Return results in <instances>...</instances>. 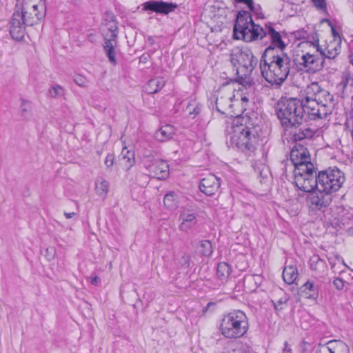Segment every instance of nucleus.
<instances>
[{
    "mask_svg": "<svg viewBox=\"0 0 353 353\" xmlns=\"http://www.w3.org/2000/svg\"><path fill=\"white\" fill-rule=\"evenodd\" d=\"M350 61L353 65V54L350 56Z\"/></svg>",
    "mask_w": 353,
    "mask_h": 353,
    "instance_id": "obj_44",
    "label": "nucleus"
},
{
    "mask_svg": "<svg viewBox=\"0 0 353 353\" xmlns=\"http://www.w3.org/2000/svg\"><path fill=\"white\" fill-rule=\"evenodd\" d=\"M283 208L288 212L291 216H295L298 214L301 210V205L299 201L296 199L286 201L283 203Z\"/></svg>",
    "mask_w": 353,
    "mask_h": 353,
    "instance_id": "obj_29",
    "label": "nucleus"
},
{
    "mask_svg": "<svg viewBox=\"0 0 353 353\" xmlns=\"http://www.w3.org/2000/svg\"><path fill=\"white\" fill-rule=\"evenodd\" d=\"M25 25L23 19L19 13L14 12L10 26V33L12 38L17 41H21L25 37Z\"/></svg>",
    "mask_w": 353,
    "mask_h": 353,
    "instance_id": "obj_16",
    "label": "nucleus"
},
{
    "mask_svg": "<svg viewBox=\"0 0 353 353\" xmlns=\"http://www.w3.org/2000/svg\"><path fill=\"white\" fill-rule=\"evenodd\" d=\"M14 12L21 16L27 26L37 24L46 16V0H23L21 8Z\"/></svg>",
    "mask_w": 353,
    "mask_h": 353,
    "instance_id": "obj_11",
    "label": "nucleus"
},
{
    "mask_svg": "<svg viewBox=\"0 0 353 353\" xmlns=\"http://www.w3.org/2000/svg\"><path fill=\"white\" fill-rule=\"evenodd\" d=\"M163 203L168 209H175L179 204V198L174 193L170 192L164 196Z\"/></svg>",
    "mask_w": 353,
    "mask_h": 353,
    "instance_id": "obj_31",
    "label": "nucleus"
},
{
    "mask_svg": "<svg viewBox=\"0 0 353 353\" xmlns=\"http://www.w3.org/2000/svg\"><path fill=\"white\" fill-rule=\"evenodd\" d=\"M262 134L261 127L246 119L245 125L238 128L232 138V142L241 152L254 150Z\"/></svg>",
    "mask_w": 353,
    "mask_h": 353,
    "instance_id": "obj_8",
    "label": "nucleus"
},
{
    "mask_svg": "<svg viewBox=\"0 0 353 353\" xmlns=\"http://www.w3.org/2000/svg\"><path fill=\"white\" fill-rule=\"evenodd\" d=\"M134 162L135 158L133 148L132 147H123L121 154V165L125 169H129L134 164Z\"/></svg>",
    "mask_w": 353,
    "mask_h": 353,
    "instance_id": "obj_22",
    "label": "nucleus"
},
{
    "mask_svg": "<svg viewBox=\"0 0 353 353\" xmlns=\"http://www.w3.org/2000/svg\"><path fill=\"white\" fill-rule=\"evenodd\" d=\"M176 133V130L173 125H165L155 132L154 138L159 141L165 142L172 139Z\"/></svg>",
    "mask_w": 353,
    "mask_h": 353,
    "instance_id": "obj_21",
    "label": "nucleus"
},
{
    "mask_svg": "<svg viewBox=\"0 0 353 353\" xmlns=\"http://www.w3.org/2000/svg\"><path fill=\"white\" fill-rule=\"evenodd\" d=\"M110 190V183L105 179H99L96 181L94 185L95 194L102 199H104Z\"/></svg>",
    "mask_w": 353,
    "mask_h": 353,
    "instance_id": "obj_25",
    "label": "nucleus"
},
{
    "mask_svg": "<svg viewBox=\"0 0 353 353\" xmlns=\"http://www.w3.org/2000/svg\"><path fill=\"white\" fill-rule=\"evenodd\" d=\"M288 301L287 295L283 292H280L277 294L274 295L272 302L274 303V306L275 310H281L283 309Z\"/></svg>",
    "mask_w": 353,
    "mask_h": 353,
    "instance_id": "obj_33",
    "label": "nucleus"
},
{
    "mask_svg": "<svg viewBox=\"0 0 353 353\" xmlns=\"http://www.w3.org/2000/svg\"><path fill=\"white\" fill-rule=\"evenodd\" d=\"M230 61L236 68L239 81L222 87L216 99V108L227 116L238 117L248 106L247 86L252 83L250 77L257 64V59L249 49L235 48L231 52Z\"/></svg>",
    "mask_w": 353,
    "mask_h": 353,
    "instance_id": "obj_1",
    "label": "nucleus"
},
{
    "mask_svg": "<svg viewBox=\"0 0 353 353\" xmlns=\"http://www.w3.org/2000/svg\"><path fill=\"white\" fill-rule=\"evenodd\" d=\"M176 8V4L163 1H147L143 4L144 10H152L165 14L174 11Z\"/></svg>",
    "mask_w": 353,
    "mask_h": 353,
    "instance_id": "obj_18",
    "label": "nucleus"
},
{
    "mask_svg": "<svg viewBox=\"0 0 353 353\" xmlns=\"http://www.w3.org/2000/svg\"><path fill=\"white\" fill-rule=\"evenodd\" d=\"M49 94L52 97H58L63 94V88L59 85H54L49 89Z\"/></svg>",
    "mask_w": 353,
    "mask_h": 353,
    "instance_id": "obj_35",
    "label": "nucleus"
},
{
    "mask_svg": "<svg viewBox=\"0 0 353 353\" xmlns=\"http://www.w3.org/2000/svg\"><path fill=\"white\" fill-rule=\"evenodd\" d=\"M74 81L77 85L81 87H86L89 83L88 79L80 74H77L74 77Z\"/></svg>",
    "mask_w": 353,
    "mask_h": 353,
    "instance_id": "obj_36",
    "label": "nucleus"
},
{
    "mask_svg": "<svg viewBox=\"0 0 353 353\" xmlns=\"http://www.w3.org/2000/svg\"><path fill=\"white\" fill-rule=\"evenodd\" d=\"M115 160L114 154L113 152L108 153L104 159V165L108 168H112L115 163Z\"/></svg>",
    "mask_w": 353,
    "mask_h": 353,
    "instance_id": "obj_37",
    "label": "nucleus"
},
{
    "mask_svg": "<svg viewBox=\"0 0 353 353\" xmlns=\"http://www.w3.org/2000/svg\"><path fill=\"white\" fill-rule=\"evenodd\" d=\"M299 295L301 298L303 299L315 298L317 295V292L314 283L307 281L305 283L302 285L299 290Z\"/></svg>",
    "mask_w": 353,
    "mask_h": 353,
    "instance_id": "obj_23",
    "label": "nucleus"
},
{
    "mask_svg": "<svg viewBox=\"0 0 353 353\" xmlns=\"http://www.w3.org/2000/svg\"><path fill=\"white\" fill-rule=\"evenodd\" d=\"M56 249L53 246H49L46 248L43 252V255L48 259H52L55 256Z\"/></svg>",
    "mask_w": 353,
    "mask_h": 353,
    "instance_id": "obj_38",
    "label": "nucleus"
},
{
    "mask_svg": "<svg viewBox=\"0 0 353 353\" xmlns=\"http://www.w3.org/2000/svg\"><path fill=\"white\" fill-rule=\"evenodd\" d=\"M98 280L99 281V278H98V277H94V279H92L91 283H92V284H97V282H98Z\"/></svg>",
    "mask_w": 353,
    "mask_h": 353,
    "instance_id": "obj_43",
    "label": "nucleus"
},
{
    "mask_svg": "<svg viewBox=\"0 0 353 353\" xmlns=\"http://www.w3.org/2000/svg\"><path fill=\"white\" fill-rule=\"evenodd\" d=\"M294 183L300 190L310 192L316 188L318 176L314 173L313 164L294 168Z\"/></svg>",
    "mask_w": 353,
    "mask_h": 353,
    "instance_id": "obj_13",
    "label": "nucleus"
},
{
    "mask_svg": "<svg viewBox=\"0 0 353 353\" xmlns=\"http://www.w3.org/2000/svg\"><path fill=\"white\" fill-rule=\"evenodd\" d=\"M196 216L194 214H183V221L185 222H192L195 220Z\"/></svg>",
    "mask_w": 353,
    "mask_h": 353,
    "instance_id": "obj_41",
    "label": "nucleus"
},
{
    "mask_svg": "<svg viewBox=\"0 0 353 353\" xmlns=\"http://www.w3.org/2000/svg\"><path fill=\"white\" fill-rule=\"evenodd\" d=\"M264 64L261 72L267 81L279 85L286 79L289 68L286 57L274 48H268L263 54Z\"/></svg>",
    "mask_w": 353,
    "mask_h": 353,
    "instance_id": "obj_3",
    "label": "nucleus"
},
{
    "mask_svg": "<svg viewBox=\"0 0 353 353\" xmlns=\"http://www.w3.org/2000/svg\"><path fill=\"white\" fill-rule=\"evenodd\" d=\"M290 159L294 165V168L312 164L310 161V152L302 143H296L294 145L291 151Z\"/></svg>",
    "mask_w": 353,
    "mask_h": 353,
    "instance_id": "obj_14",
    "label": "nucleus"
},
{
    "mask_svg": "<svg viewBox=\"0 0 353 353\" xmlns=\"http://www.w3.org/2000/svg\"><path fill=\"white\" fill-rule=\"evenodd\" d=\"M312 1L317 8H324L325 7V0H312Z\"/></svg>",
    "mask_w": 353,
    "mask_h": 353,
    "instance_id": "obj_42",
    "label": "nucleus"
},
{
    "mask_svg": "<svg viewBox=\"0 0 353 353\" xmlns=\"http://www.w3.org/2000/svg\"><path fill=\"white\" fill-rule=\"evenodd\" d=\"M219 187V179L214 174H209L203 178L199 185L200 190L206 195H213Z\"/></svg>",
    "mask_w": 353,
    "mask_h": 353,
    "instance_id": "obj_17",
    "label": "nucleus"
},
{
    "mask_svg": "<svg viewBox=\"0 0 353 353\" xmlns=\"http://www.w3.org/2000/svg\"><path fill=\"white\" fill-rule=\"evenodd\" d=\"M297 268L292 265H287L283 270V279L287 284H292L298 278Z\"/></svg>",
    "mask_w": 353,
    "mask_h": 353,
    "instance_id": "obj_24",
    "label": "nucleus"
},
{
    "mask_svg": "<svg viewBox=\"0 0 353 353\" xmlns=\"http://www.w3.org/2000/svg\"><path fill=\"white\" fill-rule=\"evenodd\" d=\"M344 182L345 175L343 172L336 168H330L319 172L316 188L331 195L337 192Z\"/></svg>",
    "mask_w": 353,
    "mask_h": 353,
    "instance_id": "obj_12",
    "label": "nucleus"
},
{
    "mask_svg": "<svg viewBox=\"0 0 353 353\" xmlns=\"http://www.w3.org/2000/svg\"><path fill=\"white\" fill-rule=\"evenodd\" d=\"M150 175L158 179H165L169 176V166L163 161H155L148 166Z\"/></svg>",
    "mask_w": 353,
    "mask_h": 353,
    "instance_id": "obj_19",
    "label": "nucleus"
},
{
    "mask_svg": "<svg viewBox=\"0 0 353 353\" xmlns=\"http://www.w3.org/2000/svg\"><path fill=\"white\" fill-rule=\"evenodd\" d=\"M248 321L245 314L240 310L232 311L225 315L220 323L222 335L228 339H236L248 331Z\"/></svg>",
    "mask_w": 353,
    "mask_h": 353,
    "instance_id": "obj_10",
    "label": "nucleus"
},
{
    "mask_svg": "<svg viewBox=\"0 0 353 353\" xmlns=\"http://www.w3.org/2000/svg\"><path fill=\"white\" fill-rule=\"evenodd\" d=\"M305 112L307 111L304 107V100L301 102L296 99H289L282 100L278 103V118L286 128L301 124L304 121Z\"/></svg>",
    "mask_w": 353,
    "mask_h": 353,
    "instance_id": "obj_6",
    "label": "nucleus"
},
{
    "mask_svg": "<svg viewBox=\"0 0 353 353\" xmlns=\"http://www.w3.org/2000/svg\"><path fill=\"white\" fill-rule=\"evenodd\" d=\"M263 281V278L260 274H254L250 276L245 279V286L248 290L254 292L261 286Z\"/></svg>",
    "mask_w": 353,
    "mask_h": 353,
    "instance_id": "obj_26",
    "label": "nucleus"
},
{
    "mask_svg": "<svg viewBox=\"0 0 353 353\" xmlns=\"http://www.w3.org/2000/svg\"><path fill=\"white\" fill-rule=\"evenodd\" d=\"M304 137V135L299 137V139H303Z\"/></svg>",
    "mask_w": 353,
    "mask_h": 353,
    "instance_id": "obj_45",
    "label": "nucleus"
},
{
    "mask_svg": "<svg viewBox=\"0 0 353 353\" xmlns=\"http://www.w3.org/2000/svg\"><path fill=\"white\" fill-rule=\"evenodd\" d=\"M304 107L312 119L324 118L332 111V97L326 90H318L314 94L305 97Z\"/></svg>",
    "mask_w": 353,
    "mask_h": 353,
    "instance_id": "obj_9",
    "label": "nucleus"
},
{
    "mask_svg": "<svg viewBox=\"0 0 353 353\" xmlns=\"http://www.w3.org/2000/svg\"><path fill=\"white\" fill-rule=\"evenodd\" d=\"M318 353H350L348 345L342 341H330L321 345Z\"/></svg>",
    "mask_w": 353,
    "mask_h": 353,
    "instance_id": "obj_20",
    "label": "nucleus"
},
{
    "mask_svg": "<svg viewBox=\"0 0 353 353\" xmlns=\"http://www.w3.org/2000/svg\"><path fill=\"white\" fill-rule=\"evenodd\" d=\"M308 203L312 209L321 210L327 207L332 201V196L327 192L316 188L307 197Z\"/></svg>",
    "mask_w": 353,
    "mask_h": 353,
    "instance_id": "obj_15",
    "label": "nucleus"
},
{
    "mask_svg": "<svg viewBox=\"0 0 353 353\" xmlns=\"http://www.w3.org/2000/svg\"><path fill=\"white\" fill-rule=\"evenodd\" d=\"M294 61L303 70L316 73L324 66L325 58L311 39L300 43L296 50Z\"/></svg>",
    "mask_w": 353,
    "mask_h": 353,
    "instance_id": "obj_4",
    "label": "nucleus"
},
{
    "mask_svg": "<svg viewBox=\"0 0 353 353\" xmlns=\"http://www.w3.org/2000/svg\"><path fill=\"white\" fill-rule=\"evenodd\" d=\"M333 285L338 290H341L343 289L345 286V282L343 279L340 278H335L333 281Z\"/></svg>",
    "mask_w": 353,
    "mask_h": 353,
    "instance_id": "obj_39",
    "label": "nucleus"
},
{
    "mask_svg": "<svg viewBox=\"0 0 353 353\" xmlns=\"http://www.w3.org/2000/svg\"><path fill=\"white\" fill-rule=\"evenodd\" d=\"M231 272V268L228 263L223 262L218 265L216 276L219 280L222 281H227L230 276Z\"/></svg>",
    "mask_w": 353,
    "mask_h": 353,
    "instance_id": "obj_27",
    "label": "nucleus"
},
{
    "mask_svg": "<svg viewBox=\"0 0 353 353\" xmlns=\"http://www.w3.org/2000/svg\"><path fill=\"white\" fill-rule=\"evenodd\" d=\"M164 85V81L161 79H152L148 83V88L151 92H157Z\"/></svg>",
    "mask_w": 353,
    "mask_h": 353,
    "instance_id": "obj_34",
    "label": "nucleus"
},
{
    "mask_svg": "<svg viewBox=\"0 0 353 353\" xmlns=\"http://www.w3.org/2000/svg\"><path fill=\"white\" fill-rule=\"evenodd\" d=\"M269 35L271 38L272 43L275 47L281 50H283L285 48L286 45L279 32H276L272 28H270L269 30Z\"/></svg>",
    "mask_w": 353,
    "mask_h": 353,
    "instance_id": "obj_28",
    "label": "nucleus"
},
{
    "mask_svg": "<svg viewBox=\"0 0 353 353\" xmlns=\"http://www.w3.org/2000/svg\"><path fill=\"white\" fill-rule=\"evenodd\" d=\"M185 112L192 119L195 118L201 112V106L196 100H191L188 102Z\"/></svg>",
    "mask_w": 353,
    "mask_h": 353,
    "instance_id": "obj_30",
    "label": "nucleus"
},
{
    "mask_svg": "<svg viewBox=\"0 0 353 353\" xmlns=\"http://www.w3.org/2000/svg\"><path fill=\"white\" fill-rule=\"evenodd\" d=\"M311 39L325 59H334L341 52L342 37L328 20L321 22Z\"/></svg>",
    "mask_w": 353,
    "mask_h": 353,
    "instance_id": "obj_2",
    "label": "nucleus"
},
{
    "mask_svg": "<svg viewBox=\"0 0 353 353\" xmlns=\"http://www.w3.org/2000/svg\"><path fill=\"white\" fill-rule=\"evenodd\" d=\"M197 249L198 252L205 257L210 256L213 252L212 243L208 240L201 241Z\"/></svg>",
    "mask_w": 353,
    "mask_h": 353,
    "instance_id": "obj_32",
    "label": "nucleus"
},
{
    "mask_svg": "<svg viewBox=\"0 0 353 353\" xmlns=\"http://www.w3.org/2000/svg\"><path fill=\"white\" fill-rule=\"evenodd\" d=\"M233 36L235 39L250 42L262 38V28L254 23L250 12L241 11L238 13L234 26Z\"/></svg>",
    "mask_w": 353,
    "mask_h": 353,
    "instance_id": "obj_7",
    "label": "nucleus"
},
{
    "mask_svg": "<svg viewBox=\"0 0 353 353\" xmlns=\"http://www.w3.org/2000/svg\"><path fill=\"white\" fill-rule=\"evenodd\" d=\"M235 1L239 2V3H243L250 10H254L253 1L252 0H235Z\"/></svg>",
    "mask_w": 353,
    "mask_h": 353,
    "instance_id": "obj_40",
    "label": "nucleus"
},
{
    "mask_svg": "<svg viewBox=\"0 0 353 353\" xmlns=\"http://www.w3.org/2000/svg\"><path fill=\"white\" fill-rule=\"evenodd\" d=\"M100 30L103 39V48L108 60L112 63L117 62V46L119 28L116 17L111 12L104 14L103 19L100 26Z\"/></svg>",
    "mask_w": 353,
    "mask_h": 353,
    "instance_id": "obj_5",
    "label": "nucleus"
}]
</instances>
